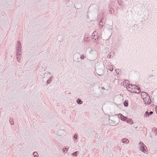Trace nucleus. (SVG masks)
Masks as SVG:
<instances>
[{"label": "nucleus", "instance_id": "nucleus-1", "mask_svg": "<svg viewBox=\"0 0 157 157\" xmlns=\"http://www.w3.org/2000/svg\"><path fill=\"white\" fill-rule=\"evenodd\" d=\"M140 149L143 152L146 153L147 152V147L143 143L140 142Z\"/></svg>", "mask_w": 157, "mask_h": 157}, {"label": "nucleus", "instance_id": "nucleus-2", "mask_svg": "<svg viewBox=\"0 0 157 157\" xmlns=\"http://www.w3.org/2000/svg\"><path fill=\"white\" fill-rule=\"evenodd\" d=\"M144 102L146 105H149L151 103V101L149 95L143 99Z\"/></svg>", "mask_w": 157, "mask_h": 157}, {"label": "nucleus", "instance_id": "nucleus-3", "mask_svg": "<svg viewBox=\"0 0 157 157\" xmlns=\"http://www.w3.org/2000/svg\"><path fill=\"white\" fill-rule=\"evenodd\" d=\"M74 60L76 62H78L80 61V54L75 53L73 56Z\"/></svg>", "mask_w": 157, "mask_h": 157}, {"label": "nucleus", "instance_id": "nucleus-4", "mask_svg": "<svg viewBox=\"0 0 157 157\" xmlns=\"http://www.w3.org/2000/svg\"><path fill=\"white\" fill-rule=\"evenodd\" d=\"M17 47H16L17 52H20V53L21 52V43L19 41H18L17 44Z\"/></svg>", "mask_w": 157, "mask_h": 157}, {"label": "nucleus", "instance_id": "nucleus-5", "mask_svg": "<svg viewBox=\"0 0 157 157\" xmlns=\"http://www.w3.org/2000/svg\"><path fill=\"white\" fill-rule=\"evenodd\" d=\"M104 19L102 18L99 23V28L100 29H102L103 26L105 25V23L104 22Z\"/></svg>", "mask_w": 157, "mask_h": 157}, {"label": "nucleus", "instance_id": "nucleus-6", "mask_svg": "<svg viewBox=\"0 0 157 157\" xmlns=\"http://www.w3.org/2000/svg\"><path fill=\"white\" fill-rule=\"evenodd\" d=\"M135 87H137V86L135 85L131 84L129 85L127 90L130 92H132V90L135 89Z\"/></svg>", "mask_w": 157, "mask_h": 157}, {"label": "nucleus", "instance_id": "nucleus-7", "mask_svg": "<svg viewBox=\"0 0 157 157\" xmlns=\"http://www.w3.org/2000/svg\"><path fill=\"white\" fill-rule=\"evenodd\" d=\"M140 92V88L137 86V87H135V89H133V90H132V93H135L137 94L139 93Z\"/></svg>", "mask_w": 157, "mask_h": 157}, {"label": "nucleus", "instance_id": "nucleus-8", "mask_svg": "<svg viewBox=\"0 0 157 157\" xmlns=\"http://www.w3.org/2000/svg\"><path fill=\"white\" fill-rule=\"evenodd\" d=\"M113 116L112 117H111V118H110V117L109 118V122L111 125H116V121H113Z\"/></svg>", "mask_w": 157, "mask_h": 157}, {"label": "nucleus", "instance_id": "nucleus-9", "mask_svg": "<svg viewBox=\"0 0 157 157\" xmlns=\"http://www.w3.org/2000/svg\"><path fill=\"white\" fill-rule=\"evenodd\" d=\"M120 118L121 120L124 121H127V119L128 118L127 117H125L123 116L121 114H120V116H118V118Z\"/></svg>", "mask_w": 157, "mask_h": 157}, {"label": "nucleus", "instance_id": "nucleus-10", "mask_svg": "<svg viewBox=\"0 0 157 157\" xmlns=\"http://www.w3.org/2000/svg\"><path fill=\"white\" fill-rule=\"evenodd\" d=\"M149 95L145 92H142L141 93V98L143 99L148 96Z\"/></svg>", "mask_w": 157, "mask_h": 157}, {"label": "nucleus", "instance_id": "nucleus-11", "mask_svg": "<svg viewBox=\"0 0 157 157\" xmlns=\"http://www.w3.org/2000/svg\"><path fill=\"white\" fill-rule=\"evenodd\" d=\"M153 113L152 111H150L149 112L148 111H146L144 114V116L146 117H149Z\"/></svg>", "mask_w": 157, "mask_h": 157}, {"label": "nucleus", "instance_id": "nucleus-12", "mask_svg": "<svg viewBox=\"0 0 157 157\" xmlns=\"http://www.w3.org/2000/svg\"><path fill=\"white\" fill-rule=\"evenodd\" d=\"M115 56V53L113 52H110L108 55L107 57L109 58H112Z\"/></svg>", "mask_w": 157, "mask_h": 157}, {"label": "nucleus", "instance_id": "nucleus-13", "mask_svg": "<svg viewBox=\"0 0 157 157\" xmlns=\"http://www.w3.org/2000/svg\"><path fill=\"white\" fill-rule=\"evenodd\" d=\"M128 123L131 124H132L133 123V122L132 120V119L130 118V119H127V121H126Z\"/></svg>", "mask_w": 157, "mask_h": 157}, {"label": "nucleus", "instance_id": "nucleus-14", "mask_svg": "<svg viewBox=\"0 0 157 157\" xmlns=\"http://www.w3.org/2000/svg\"><path fill=\"white\" fill-rule=\"evenodd\" d=\"M90 54H91L92 55H95L96 54L97 52L96 51L93 49H91V51H90Z\"/></svg>", "mask_w": 157, "mask_h": 157}, {"label": "nucleus", "instance_id": "nucleus-15", "mask_svg": "<svg viewBox=\"0 0 157 157\" xmlns=\"http://www.w3.org/2000/svg\"><path fill=\"white\" fill-rule=\"evenodd\" d=\"M100 70H98L97 71V74L98 75L101 76L103 75L104 72L102 70V71L101 72H100Z\"/></svg>", "mask_w": 157, "mask_h": 157}, {"label": "nucleus", "instance_id": "nucleus-16", "mask_svg": "<svg viewBox=\"0 0 157 157\" xmlns=\"http://www.w3.org/2000/svg\"><path fill=\"white\" fill-rule=\"evenodd\" d=\"M108 68L109 70L110 71H112L113 70V67L112 65H108Z\"/></svg>", "mask_w": 157, "mask_h": 157}, {"label": "nucleus", "instance_id": "nucleus-17", "mask_svg": "<svg viewBox=\"0 0 157 157\" xmlns=\"http://www.w3.org/2000/svg\"><path fill=\"white\" fill-rule=\"evenodd\" d=\"M53 78V76H51L49 79L47 80V84H48L50 82L52 81V79Z\"/></svg>", "mask_w": 157, "mask_h": 157}, {"label": "nucleus", "instance_id": "nucleus-18", "mask_svg": "<svg viewBox=\"0 0 157 157\" xmlns=\"http://www.w3.org/2000/svg\"><path fill=\"white\" fill-rule=\"evenodd\" d=\"M77 103L78 104H81L83 102L79 98H78L77 100Z\"/></svg>", "mask_w": 157, "mask_h": 157}, {"label": "nucleus", "instance_id": "nucleus-19", "mask_svg": "<svg viewBox=\"0 0 157 157\" xmlns=\"http://www.w3.org/2000/svg\"><path fill=\"white\" fill-rule=\"evenodd\" d=\"M122 142L123 143H128L129 142V141L127 139H124L122 140Z\"/></svg>", "mask_w": 157, "mask_h": 157}, {"label": "nucleus", "instance_id": "nucleus-20", "mask_svg": "<svg viewBox=\"0 0 157 157\" xmlns=\"http://www.w3.org/2000/svg\"><path fill=\"white\" fill-rule=\"evenodd\" d=\"M152 131L155 134V135L157 136V129L155 128H153L152 129Z\"/></svg>", "mask_w": 157, "mask_h": 157}, {"label": "nucleus", "instance_id": "nucleus-21", "mask_svg": "<svg viewBox=\"0 0 157 157\" xmlns=\"http://www.w3.org/2000/svg\"><path fill=\"white\" fill-rule=\"evenodd\" d=\"M124 105L125 107H127L128 105V102L127 101H125L124 102Z\"/></svg>", "mask_w": 157, "mask_h": 157}, {"label": "nucleus", "instance_id": "nucleus-22", "mask_svg": "<svg viewBox=\"0 0 157 157\" xmlns=\"http://www.w3.org/2000/svg\"><path fill=\"white\" fill-rule=\"evenodd\" d=\"M10 124H11V125H13L14 124V122H13V119H12V118H10Z\"/></svg>", "mask_w": 157, "mask_h": 157}, {"label": "nucleus", "instance_id": "nucleus-23", "mask_svg": "<svg viewBox=\"0 0 157 157\" xmlns=\"http://www.w3.org/2000/svg\"><path fill=\"white\" fill-rule=\"evenodd\" d=\"M33 155L34 156V157H38V154L35 151L33 152Z\"/></svg>", "mask_w": 157, "mask_h": 157}, {"label": "nucleus", "instance_id": "nucleus-24", "mask_svg": "<svg viewBox=\"0 0 157 157\" xmlns=\"http://www.w3.org/2000/svg\"><path fill=\"white\" fill-rule=\"evenodd\" d=\"M50 73L49 72H47L46 73H44V75L45 77L48 78V77L47 76L48 75L50 74Z\"/></svg>", "mask_w": 157, "mask_h": 157}, {"label": "nucleus", "instance_id": "nucleus-25", "mask_svg": "<svg viewBox=\"0 0 157 157\" xmlns=\"http://www.w3.org/2000/svg\"><path fill=\"white\" fill-rule=\"evenodd\" d=\"M67 148L65 147H64L63 149V151L64 153H66L67 151Z\"/></svg>", "mask_w": 157, "mask_h": 157}, {"label": "nucleus", "instance_id": "nucleus-26", "mask_svg": "<svg viewBox=\"0 0 157 157\" xmlns=\"http://www.w3.org/2000/svg\"><path fill=\"white\" fill-rule=\"evenodd\" d=\"M21 53H20V52H16V57H19L21 55Z\"/></svg>", "mask_w": 157, "mask_h": 157}, {"label": "nucleus", "instance_id": "nucleus-27", "mask_svg": "<svg viewBox=\"0 0 157 157\" xmlns=\"http://www.w3.org/2000/svg\"><path fill=\"white\" fill-rule=\"evenodd\" d=\"M78 153V151H76L75 152L72 153V154L71 155H74L75 156H76L77 155Z\"/></svg>", "mask_w": 157, "mask_h": 157}, {"label": "nucleus", "instance_id": "nucleus-28", "mask_svg": "<svg viewBox=\"0 0 157 157\" xmlns=\"http://www.w3.org/2000/svg\"><path fill=\"white\" fill-rule=\"evenodd\" d=\"M84 56L83 55H82L81 56H80V58L81 59H84Z\"/></svg>", "mask_w": 157, "mask_h": 157}, {"label": "nucleus", "instance_id": "nucleus-29", "mask_svg": "<svg viewBox=\"0 0 157 157\" xmlns=\"http://www.w3.org/2000/svg\"><path fill=\"white\" fill-rule=\"evenodd\" d=\"M74 138H75V140L77 139V134H75L73 136Z\"/></svg>", "mask_w": 157, "mask_h": 157}, {"label": "nucleus", "instance_id": "nucleus-30", "mask_svg": "<svg viewBox=\"0 0 157 157\" xmlns=\"http://www.w3.org/2000/svg\"><path fill=\"white\" fill-rule=\"evenodd\" d=\"M87 38H88V37H86V36H85V37L84 39V41H88Z\"/></svg>", "mask_w": 157, "mask_h": 157}, {"label": "nucleus", "instance_id": "nucleus-31", "mask_svg": "<svg viewBox=\"0 0 157 157\" xmlns=\"http://www.w3.org/2000/svg\"><path fill=\"white\" fill-rule=\"evenodd\" d=\"M109 29L110 30H112L113 29V27L112 26L109 25Z\"/></svg>", "mask_w": 157, "mask_h": 157}, {"label": "nucleus", "instance_id": "nucleus-32", "mask_svg": "<svg viewBox=\"0 0 157 157\" xmlns=\"http://www.w3.org/2000/svg\"><path fill=\"white\" fill-rule=\"evenodd\" d=\"M17 58V61L19 62H20V59H19V57H16Z\"/></svg>", "mask_w": 157, "mask_h": 157}, {"label": "nucleus", "instance_id": "nucleus-33", "mask_svg": "<svg viewBox=\"0 0 157 157\" xmlns=\"http://www.w3.org/2000/svg\"><path fill=\"white\" fill-rule=\"evenodd\" d=\"M155 110L156 113L157 114V106L155 107Z\"/></svg>", "mask_w": 157, "mask_h": 157}, {"label": "nucleus", "instance_id": "nucleus-34", "mask_svg": "<svg viewBox=\"0 0 157 157\" xmlns=\"http://www.w3.org/2000/svg\"><path fill=\"white\" fill-rule=\"evenodd\" d=\"M113 10L112 8H110V10L111 11V12Z\"/></svg>", "mask_w": 157, "mask_h": 157}, {"label": "nucleus", "instance_id": "nucleus-35", "mask_svg": "<svg viewBox=\"0 0 157 157\" xmlns=\"http://www.w3.org/2000/svg\"><path fill=\"white\" fill-rule=\"evenodd\" d=\"M96 37H97V39H99V36H98V37H97V36H96Z\"/></svg>", "mask_w": 157, "mask_h": 157}, {"label": "nucleus", "instance_id": "nucleus-36", "mask_svg": "<svg viewBox=\"0 0 157 157\" xmlns=\"http://www.w3.org/2000/svg\"><path fill=\"white\" fill-rule=\"evenodd\" d=\"M137 14L139 15H141V14H140V13H139L138 12Z\"/></svg>", "mask_w": 157, "mask_h": 157}, {"label": "nucleus", "instance_id": "nucleus-37", "mask_svg": "<svg viewBox=\"0 0 157 157\" xmlns=\"http://www.w3.org/2000/svg\"><path fill=\"white\" fill-rule=\"evenodd\" d=\"M101 88L102 89H104V87H101Z\"/></svg>", "mask_w": 157, "mask_h": 157}, {"label": "nucleus", "instance_id": "nucleus-38", "mask_svg": "<svg viewBox=\"0 0 157 157\" xmlns=\"http://www.w3.org/2000/svg\"><path fill=\"white\" fill-rule=\"evenodd\" d=\"M95 37V36H94V38H93V39L94 38L95 39V40H96V38H94Z\"/></svg>", "mask_w": 157, "mask_h": 157}, {"label": "nucleus", "instance_id": "nucleus-39", "mask_svg": "<svg viewBox=\"0 0 157 157\" xmlns=\"http://www.w3.org/2000/svg\"><path fill=\"white\" fill-rule=\"evenodd\" d=\"M135 128H137V126H136V127L135 126Z\"/></svg>", "mask_w": 157, "mask_h": 157}, {"label": "nucleus", "instance_id": "nucleus-40", "mask_svg": "<svg viewBox=\"0 0 157 157\" xmlns=\"http://www.w3.org/2000/svg\"><path fill=\"white\" fill-rule=\"evenodd\" d=\"M115 115H116V116H117V114H116Z\"/></svg>", "mask_w": 157, "mask_h": 157}]
</instances>
